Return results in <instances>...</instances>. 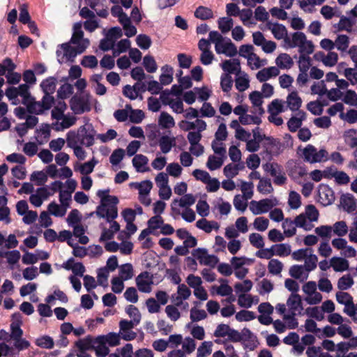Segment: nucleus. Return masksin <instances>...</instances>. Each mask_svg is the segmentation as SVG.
<instances>
[{
    "label": "nucleus",
    "mask_w": 357,
    "mask_h": 357,
    "mask_svg": "<svg viewBox=\"0 0 357 357\" xmlns=\"http://www.w3.org/2000/svg\"><path fill=\"white\" fill-rule=\"evenodd\" d=\"M5 95L13 105H17L19 102L18 96L22 97V103L26 107L29 113L39 114L44 112V107L41 102L35 101L31 97L28 84H20L17 87H9L6 90Z\"/></svg>",
    "instance_id": "nucleus-1"
},
{
    "label": "nucleus",
    "mask_w": 357,
    "mask_h": 357,
    "mask_svg": "<svg viewBox=\"0 0 357 357\" xmlns=\"http://www.w3.org/2000/svg\"><path fill=\"white\" fill-rule=\"evenodd\" d=\"M109 190H100L97 196L100 199V204L97 206L96 213L98 217H109L111 220L118 216L117 204L119 199L109 195Z\"/></svg>",
    "instance_id": "nucleus-2"
},
{
    "label": "nucleus",
    "mask_w": 357,
    "mask_h": 357,
    "mask_svg": "<svg viewBox=\"0 0 357 357\" xmlns=\"http://www.w3.org/2000/svg\"><path fill=\"white\" fill-rule=\"evenodd\" d=\"M22 324V315L19 312L13 314L10 324V338L14 341V347L19 351L28 349L31 345L28 340L22 337L23 335Z\"/></svg>",
    "instance_id": "nucleus-3"
},
{
    "label": "nucleus",
    "mask_w": 357,
    "mask_h": 357,
    "mask_svg": "<svg viewBox=\"0 0 357 357\" xmlns=\"http://www.w3.org/2000/svg\"><path fill=\"white\" fill-rule=\"evenodd\" d=\"M286 46L289 48L298 47L300 55L311 54L314 47L313 43L308 40L305 34L301 31L294 32L289 38H287Z\"/></svg>",
    "instance_id": "nucleus-4"
},
{
    "label": "nucleus",
    "mask_w": 357,
    "mask_h": 357,
    "mask_svg": "<svg viewBox=\"0 0 357 357\" xmlns=\"http://www.w3.org/2000/svg\"><path fill=\"white\" fill-rule=\"evenodd\" d=\"M301 157L303 161L310 164L326 162L329 159L328 153L325 149L317 150L312 144H307L301 150Z\"/></svg>",
    "instance_id": "nucleus-5"
},
{
    "label": "nucleus",
    "mask_w": 357,
    "mask_h": 357,
    "mask_svg": "<svg viewBox=\"0 0 357 357\" xmlns=\"http://www.w3.org/2000/svg\"><path fill=\"white\" fill-rule=\"evenodd\" d=\"M82 26L81 22L74 24L73 28V33L70 40V43L75 46L77 52L79 53V54L83 53L90 45L89 40L84 37Z\"/></svg>",
    "instance_id": "nucleus-6"
},
{
    "label": "nucleus",
    "mask_w": 357,
    "mask_h": 357,
    "mask_svg": "<svg viewBox=\"0 0 357 357\" xmlns=\"http://www.w3.org/2000/svg\"><path fill=\"white\" fill-rule=\"evenodd\" d=\"M278 204L276 198H266L259 201L252 200L250 202L249 209L253 215H261L268 212Z\"/></svg>",
    "instance_id": "nucleus-7"
},
{
    "label": "nucleus",
    "mask_w": 357,
    "mask_h": 357,
    "mask_svg": "<svg viewBox=\"0 0 357 357\" xmlns=\"http://www.w3.org/2000/svg\"><path fill=\"white\" fill-rule=\"evenodd\" d=\"M77 130L81 145L90 147L94 144L95 138H97V134L91 123H86L80 126Z\"/></svg>",
    "instance_id": "nucleus-8"
},
{
    "label": "nucleus",
    "mask_w": 357,
    "mask_h": 357,
    "mask_svg": "<svg viewBox=\"0 0 357 357\" xmlns=\"http://www.w3.org/2000/svg\"><path fill=\"white\" fill-rule=\"evenodd\" d=\"M68 43H63L59 45L56 50V56L59 63H62L67 61H74L75 58L79 53L77 52L75 46Z\"/></svg>",
    "instance_id": "nucleus-9"
},
{
    "label": "nucleus",
    "mask_w": 357,
    "mask_h": 357,
    "mask_svg": "<svg viewBox=\"0 0 357 357\" xmlns=\"http://www.w3.org/2000/svg\"><path fill=\"white\" fill-rule=\"evenodd\" d=\"M137 289L142 293L149 294L152 291L153 275L149 271H143L135 278Z\"/></svg>",
    "instance_id": "nucleus-10"
},
{
    "label": "nucleus",
    "mask_w": 357,
    "mask_h": 357,
    "mask_svg": "<svg viewBox=\"0 0 357 357\" xmlns=\"http://www.w3.org/2000/svg\"><path fill=\"white\" fill-rule=\"evenodd\" d=\"M193 257L197 259L200 264L214 268L218 263V257L213 255H208L206 249L197 248L192 252Z\"/></svg>",
    "instance_id": "nucleus-11"
},
{
    "label": "nucleus",
    "mask_w": 357,
    "mask_h": 357,
    "mask_svg": "<svg viewBox=\"0 0 357 357\" xmlns=\"http://www.w3.org/2000/svg\"><path fill=\"white\" fill-rule=\"evenodd\" d=\"M198 47L201 51L200 61L204 66L212 63L214 59V54L211 50V43L204 38H202L198 43Z\"/></svg>",
    "instance_id": "nucleus-12"
},
{
    "label": "nucleus",
    "mask_w": 357,
    "mask_h": 357,
    "mask_svg": "<svg viewBox=\"0 0 357 357\" xmlns=\"http://www.w3.org/2000/svg\"><path fill=\"white\" fill-rule=\"evenodd\" d=\"M318 198L322 205L328 206L335 200L334 192L328 185L321 184L318 188Z\"/></svg>",
    "instance_id": "nucleus-13"
},
{
    "label": "nucleus",
    "mask_w": 357,
    "mask_h": 357,
    "mask_svg": "<svg viewBox=\"0 0 357 357\" xmlns=\"http://www.w3.org/2000/svg\"><path fill=\"white\" fill-rule=\"evenodd\" d=\"M215 50L218 54H222L229 57L234 56L238 53L236 45L229 38L216 44Z\"/></svg>",
    "instance_id": "nucleus-14"
},
{
    "label": "nucleus",
    "mask_w": 357,
    "mask_h": 357,
    "mask_svg": "<svg viewBox=\"0 0 357 357\" xmlns=\"http://www.w3.org/2000/svg\"><path fill=\"white\" fill-rule=\"evenodd\" d=\"M196 201L195 197L192 194H185L181 198L174 199L171 204L172 211L179 213L178 207L189 208L193 205Z\"/></svg>",
    "instance_id": "nucleus-15"
},
{
    "label": "nucleus",
    "mask_w": 357,
    "mask_h": 357,
    "mask_svg": "<svg viewBox=\"0 0 357 357\" xmlns=\"http://www.w3.org/2000/svg\"><path fill=\"white\" fill-rule=\"evenodd\" d=\"M266 28L271 31L272 34L277 40H284L286 45V39L289 38L290 36L287 35V28L278 23L268 22L266 24Z\"/></svg>",
    "instance_id": "nucleus-16"
},
{
    "label": "nucleus",
    "mask_w": 357,
    "mask_h": 357,
    "mask_svg": "<svg viewBox=\"0 0 357 357\" xmlns=\"http://www.w3.org/2000/svg\"><path fill=\"white\" fill-rule=\"evenodd\" d=\"M70 107L75 114H81L91 109L89 102L82 98L75 97L70 100Z\"/></svg>",
    "instance_id": "nucleus-17"
},
{
    "label": "nucleus",
    "mask_w": 357,
    "mask_h": 357,
    "mask_svg": "<svg viewBox=\"0 0 357 357\" xmlns=\"http://www.w3.org/2000/svg\"><path fill=\"white\" fill-rule=\"evenodd\" d=\"M340 205L347 213H353L357 208V200L350 193L343 194L340 197Z\"/></svg>",
    "instance_id": "nucleus-18"
},
{
    "label": "nucleus",
    "mask_w": 357,
    "mask_h": 357,
    "mask_svg": "<svg viewBox=\"0 0 357 357\" xmlns=\"http://www.w3.org/2000/svg\"><path fill=\"white\" fill-rule=\"evenodd\" d=\"M289 313L297 314L303 310L301 298L298 294H291L287 301Z\"/></svg>",
    "instance_id": "nucleus-19"
},
{
    "label": "nucleus",
    "mask_w": 357,
    "mask_h": 357,
    "mask_svg": "<svg viewBox=\"0 0 357 357\" xmlns=\"http://www.w3.org/2000/svg\"><path fill=\"white\" fill-rule=\"evenodd\" d=\"M314 56L317 60L321 61L324 66L328 67L335 66L338 61V54L335 52H328L326 54L319 52Z\"/></svg>",
    "instance_id": "nucleus-20"
},
{
    "label": "nucleus",
    "mask_w": 357,
    "mask_h": 357,
    "mask_svg": "<svg viewBox=\"0 0 357 357\" xmlns=\"http://www.w3.org/2000/svg\"><path fill=\"white\" fill-rule=\"evenodd\" d=\"M280 74V70L276 66L264 68L259 70L257 75V79L260 82H264L272 77H275Z\"/></svg>",
    "instance_id": "nucleus-21"
},
{
    "label": "nucleus",
    "mask_w": 357,
    "mask_h": 357,
    "mask_svg": "<svg viewBox=\"0 0 357 357\" xmlns=\"http://www.w3.org/2000/svg\"><path fill=\"white\" fill-rule=\"evenodd\" d=\"M221 67L227 74L238 75L241 73L240 61L237 59L226 60L221 63Z\"/></svg>",
    "instance_id": "nucleus-22"
},
{
    "label": "nucleus",
    "mask_w": 357,
    "mask_h": 357,
    "mask_svg": "<svg viewBox=\"0 0 357 357\" xmlns=\"http://www.w3.org/2000/svg\"><path fill=\"white\" fill-rule=\"evenodd\" d=\"M132 162L137 172H146L150 170L148 167L149 159L144 155H135L132 158Z\"/></svg>",
    "instance_id": "nucleus-23"
},
{
    "label": "nucleus",
    "mask_w": 357,
    "mask_h": 357,
    "mask_svg": "<svg viewBox=\"0 0 357 357\" xmlns=\"http://www.w3.org/2000/svg\"><path fill=\"white\" fill-rule=\"evenodd\" d=\"M98 161L93 157L91 160L82 164L74 166L75 171H78L80 174L88 176V174L93 172L95 166Z\"/></svg>",
    "instance_id": "nucleus-24"
},
{
    "label": "nucleus",
    "mask_w": 357,
    "mask_h": 357,
    "mask_svg": "<svg viewBox=\"0 0 357 357\" xmlns=\"http://www.w3.org/2000/svg\"><path fill=\"white\" fill-rule=\"evenodd\" d=\"M306 118V114L303 111H298L295 116H292L287 122L289 130L296 132L302 125V121Z\"/></svg>",
    "instance_id": "nucleus-25"
},
{
    "label": "nucleus",
    "mask_w": 357,
    "mask_h": 357,
    "mask_svg": "<svg viewBox=\"0 0 357 357\" xmlns=\"http://www.w3.org/2000/svg\"><path fill=\"white\" fill-rule=\"evenodd\" d=\"M285 102L287 103V107L294 112L298 111L301 107L302 100L297 92L292 91L287 96Z\"/></svg>",
    "instance_id": "nucleus-26"
},
{
    "label": "nucleus",
    "mask_w": 357,
    "mask_h": 357,
    "mask_svg": "<svg viewBox=\"0 0 357 357\" xmlns=\"http://www.w3.org/2000/svg\"><path fill=\"white\" fill-rule=\"evenodd\" d=\"M289 273L295 279L305 280L308 278L309 271L303 265H294L290 267Z\"/></svg>",
    "instance_id": "nucleus-27"
},
{
    "label": "nucleus",
    "mask_w": 357,
    "mask_h": 357,
    "mask_svg": "<svg viewBox=\"0 0 357 357\" xmlns=\"http://www.w3.org/2000/svg\"><path fill=\"white\" fill-rule=\"evenodd\" d=\"M196 226L206 233H211L213 229L218 231L220 228L218 222L215 221H208L206 218H202L197 221Z\"/></svg>",
    "instance_id": "nucleus-28"
},
{
    "label": "nucleus",
    "mask_w": 357,
    "mask_h": 357,
    "mask_svg": "<svg viewBox=\"0 0 357 357\" xmlns=\"http://www.w3.org/2000/svg\"><path fill=\"white\" fill-rule=\"evenodd\" d=\"M331 266L335 272H343L348 270L349 263L345 258L333 257L331 259Z\"/></svg>",
    "instance_id": "nucleus-29"
},
{
    "label": "nucleus",
    "mask_w": 357,
    "mask_h": 357,
    "mask_svg": "<svg viewBox=\"0 0 357 357\" xmlns=\"http://www.w3.org/2000/svg\"><path fill=\"white\" fill-rule=\"evenodd\" d=\"M277 68L279 69H289L294 64L291 57L286 53H282L275 59Z\"/></svg>",
    "instance_id": "nucleus-30"
},
{
    "label": "nucleus",
    "mask_w": 357,
    "mask_h": 357,
    "mask_svg": "<svg viewBox=\"0 0 357 357\" xmlns=\"http://www.w3.org/2000/svg\"><path fill=\"white\" fill-rule=\"evenodd\" d=\"M274 255L280 257H285L289 256L291 252V247L287 243H280L272 245Z\"/></svg>",
    "instance_id": "nucleus-31"
},
{
    "label": "nucleus",
    "mask_w": 357,
    "mask_h": 357,
    "mask_svg": "<svg viewBox=\"0 0 357 357\" xmlns=\"http://www.w3.org/2000/svg\"><path fill=\"white\" fill-rule=\"evenodd\" d=\"M330 178H334L335 181L338 185H347L350 181V177L349 175L342 171H337L331 169L329 172Z\"/></svg>",
    "instance_id": "nucleus-32"
},
{
    "label": "nucleus",
    "mask_w": 357,
    "mask_h": 357,
    "mask_svg": "<svg viewBox=\"0 0 357 357\" xmlns=\"http://www.w3.org/2000/svg\"><path fill=\"white\" fill-rule=\"evenodd\" d=\"M349 43V38L344 34L338 35L334 41L335 47L341 52L347 51Z\"/></svg>",
    "instance_id": "nucleus-33"
},
{
    "label": "nucleus",
    "mask_w": 357,
    "mask_h": 357,
    "mask_svg": "<svg viewBox=\"0 0 357 357\" xmlns=\"http://www.w3.org/2000/svg\"><path fill=\"white\" fill-rule=\"evenodd\" d=\"M175 145V139L169 136H162L159 139V146L162 153L166 154L169 153L172 148Z\"/></svg>",
    "instance_id": "nucleus-34"
},
{
    "label": "nucleus",
    "mask_w": 357,
    "mask_h": 357,
    "mask_svg": "<svg viewBox=\"0 0 357 357\" xmlns=\"http://www.w3.org/2000/svg\"><path fill=\"white\" fill-rule=\"evenodd\" d=\"M98 340L103 341L110 347H116L120 344L121 335L119 333H109L105 335L98 336Z\"/></svg>",
    "instance_id": "nucleus-35"
},
{
    "label": "nucleus",
    "mask_w": 357,
    "mask_h": 357,
    "mask_svg": "<svg viewBox=\"0 0 357 357\" xmlns=\"http://www.w3.org/2000/svg\"><path fill=\"white\" fill-rule=\"evenodd\" d=\"M344 143L351 149L357 148V130L349 129L344 132Z\"/></svg>",
    "instance_id": "nucleus-36"
},
{
    "label": "nucleus",
    "mask_w": 357,
    "mask_h": 357,
    "mask_svg": "<svg viewBox=\"0 0 357 357\" xmlns=\"http://www.w3.org/2000/svg\"><path fill=\"white\" fill-rule=\"evenodd\" d=\"M262 97L261 93L257 91H253L249 95V98L252 105L256 107L257 112L260 114L264 112L261 107L263 103Z\"/></svg>",
    "instance_id": "nucleus-37"
},
{
    "label": "nucleus",
    "mask_w": 357,
    "mask_h": 357,
    "mask_svg": "<svg viewBox=\"0 0 357 357\" xmlns=\"http://www.w3.org/2000/svg\"><path fill=\"white\" fill-rule=\"evenodd\" d=\"M253 13L250 9H243L241 11V14L239 15V17L243 24V25L252 27L256 25V22L252 18Z\"/></svg>",
    "instance_id": "nucleus-38"
},
{
    "label": "nucleus",
    "mask_w": 357,
    "mask_h": 357,
    "mask_svg": "<svg viewBox=\"0 0 357 357\" xmlns=\"http://www.w3.org/2000/svg\"><path fill=\"white\" fill-rule=\"evenodd\" d=\"M195 16L202 20H207L213 18L214 14L211 8L200 6L195 10Z\"/></svg>",
    "instance_id": "nucleus-39"
},
{
    "label": "nucleus",
    "mask_w": 357,
    "mask_h": 357,
    "mask_svg": "<svg viewBox=\"0 0 357 357\" xmlns=\"http://www.w3.org/2000/svg\"><path fill=\"white\" fill-rule=\"evenodd\" d=\"M68 208L59 205L54 202H51L47 207L48 213L55 217H63L66 215Z\"/></svg>",
    "instance_id": "nucleus-40"
},
{
    "label": "nucleus",
    "mask_w": 357,
    "mask_h": 357,
    "mask_svg": "<svg viewBox=\"0 0 357 357\" xmlns=\"http://www.w3.org/2000/svg\"><path fill=\"white\" fill-rule=\"evenodd\" d=\"M332 233L333 234L342 237L344 236L349 231L348 226L346 222L341 220L337 221L331 226Z\"/></svg>",
    "instance_id": "nucleus-41"
},
{
    "label": "nucleus",
    "mask_w": 357,
    "mask_h": 357,
    "mask_svg": "<svg viewBox=\"0 0 357 357\" xmlns=\"http://www.w3.org/2000/svg\"><path fill=\"white\" fill-rule=\"evenodd\" d=\"M268 271L273 275H280L283 270L284 264L277 259H272L268 261Z\"/></svg>",
    "instance_id": "nucleus-42"
},
{
    "label": "nucleus",
    "mask_w": 357,
    "mask_h": 357,
    "mask_svg": "<svg viewBox=\"0 0 357 357\" xmlns=\"http://www.w3.org/2000/svg\"><path fill=\"white\" fill-rule=\"evenodd\" d=\"M235 85L239 91H245L250 86L248 75L243 72L236 75Z\"/></svg>",
    "instance_id": "nucleus-43"
},
{
    "label": "nucleus",
    "mask_w": 357,
    "mask_h": 357,
    "mask_svg": "<svg viewBox=\"0 0 357 357\" xmlns=\"http://www.w3.org/2000/svg\"><path fill=\"white\" fill-rule=\"evenodd\" d=\"M162 73L160 76V82L162 85H168L173 80V68L165 65L162 68Z\"/></svg>",
    "instance_id": "nucleus-44"
},
{
    "label": "nucleus",
    "mask_w": 357,
    "mask_h": 357,
    "mask_svg": "<svg viewBox=\"0 0 357 357\" xmlns=\"http://www.w3.org/2000/svg\"><path fill=\"white\" fill-rule=\"evenodd\" d=\"M218 29L222 33H228L233 27L234 20L229 17H222L218 20Z\"/></svg>",
    "instance_id": "nucleus-45"
},
{
    "label": "nucleus",
    "mask_w": 357,
    "mask_h": 357,
    "mask_svg": "<svg viewBox=\"0 0 357 357\" xmlns=\"http://www.w3.org/2000/svg\"><path fill=\"white\" fill-rule=\"evenodd\" d=\"M282 227L283 229V234L285 237H291L296 233V228L294 221L289 218L284 220Z\"/></svg>",
    "instance_id": "nucleus-46"
},
{
    "label": "nucleus",
    "mask_w": 357,
    "mask_h": 357,
    "mask_svg": "<svg viewBox=\"0 0 357 357\" xmlns=\"http://www.w3.org/2000/svg\"><path fill=\"white\" fill-rule=\"evenodd\" d=\"M243 167V164H228L224 167V174L226 177L232 178L235 177Z\"/></svg>",
    "instance_id": "nucleus-47"
},
{
    "label": "nucleus",
    "mask_w": 357,
    "mask_h": 357,
    "mask_svg": "<svg viewBox=\"0 0 357 357\" xmlns=\"http://www.w3.org/2000/svg\"><path fill=\"white\" fill-rule=\"evenodd\" d=\"M0 257H5L10 265H15L20 261L21 255L20 251L13 250L0 253Z\"/></svg>",
    "instance_id": "nucleus-48"
},
{
    "label": "nucleus",
    "mask_w": 357,
    "mask_h": 357,
    "mask_svg": "<svg viewBox=\"0 0 357 357\" xmlns=\"http://www.w3.org/2000/svg\"><path fill=\"white\" fill-rule=\"evenodd\" d=\"M56 80L54 77H49L43 80L40 84V87L45 94H52L55 91Z\"/></svg>",
    "instance_id": "nucleus-49"
},
{
    "label": "nucleus",
    "mask_w": 357,
    "mask_h": 357,
    "mask_svg": "<svg viewBox=\"0 0 357 357\" xmlns=\"http://www.w3.org/2000/svg\"><path fill=\"white\" fill-rule=\"evenodd\" d=\"M225 158L222 156L217 157L215 155H211L208 157V161L206 162V167L211 171H214L218 169H220L223 165L224 160Z\"/></svg>",
    "instance_id": "nucleus-50"
},
{
    "label": "nucleus",
    "mask_w": 357,
    "mask_h": 357,
    "mask_svg": "<svg viewBox=\"0 0 357 357\" xmlns=\"http://www.w3.org/2000/svg\"><path fill=\"white\" fill-rule=\"evenodd\" d=\"M94 343V349L97 357H106L109 354V349L108 347L103 341L99 340L98 337L96 338Z\"/></svg>",
    "instance_id": "nucleus-51"
},
{
    "label": "nucleus",
    "mask_w": 357,
    "mask_h": 357,
    "mask_svg": "<svg viewBox=\"0 0 357 357\" xmlns=\"http://www.w3.org/2000/svg\"><path fill=\"white\" fill-rule=\"evenodd\" d=\"M284 102L280 99H274L268 107L269 114H279L284 112Z\"/></svg>",
    "instance_id": "nucleus-52"
},
{
    "label": "nucleus",
    "mask_w": 357,
    "mask_h": 357,
    "mask_svg": "<svg viewBox=\"0 0 357 357\" xmlns=\"http://www.w3.org/2000/svg\"><path fill=\"white\" fill-rule=\"evenodd\" d=\"M252 262L253 260L252 259L246 257H233L230 260V263L234 269L244 268L243 266L245 265H250Z\"/></svg>",
    "instance_id": "nucleus-53"
},
{
    "label": "nucleus",
    "mask_w": 357,
    "mask_h": 357,
    "mask_svg": "<svg viewBox=\"0 0 357 357\" xmlns=\"http://www.w3.org/2000/svg\"><path fill=\"white\" fill-rule=\"evenodd\" d=\"M159 125L163 128H171L175 126L174 118L167 112H162L158 119Z\"/></svg>",
    "instance_id": "nucleus-54"
},
{
    "label": "nucleus",
    "mask_w": 357,
    "mask_h": 357,
    "mask_svg": "<svg viewBox=\"0 0 357 357\" xmlns=\"http://www.w3.org/2000/svg\"><path fill=\"white\" fill-rule=\"evenodd\" d=\"M342 100L349 106L356 107L357 106V93L355 91L347 89L343 93Z\"/></svg>",
    "instance_id": "nucleus-55"
},
{
    "label": "nucleus",
    "mask_w": 357,
    "mask_h": 357,
    "mask_svg": "<svg viewBox=\"0 0 357 357\" xmlns=\"http://www.w3.org/2000/svg\"><path fill=\"white\" fill-rule=\"evenodd\" d=\"M213 342L211 341L203 342L197 348V357H206L212 352Z\"/></svg>",
    "instance_id": "nucleus-56"
},
{
    "label": "nucleus",
    "mask_w": 357,
    "mask_h": 357,
    "mask_svg": "<svg viewBox=\"0 0 357 357\" xmlns=\"http://www.w3.org/2000/svg\"><path fill=\"white\" fill-rule=\"evenodd\" d=\"M248 63L250 66V68L254 69H258L262 66H264L267 64L266 59H261L256 54L253 53L250 55L248 58Z\"/></svg>",
    "instance_id": "nucleus-57"
},
{
    "label": "nucleus",
    "mask_w": 357,
    "mask_h": 357,
    "mask_svg": "<svg viewBox=\"0 0 357 357\" xmlns=\"http://www.w3.org/2000/svg\"><path fill=\"white\" fill-rule=\"evenodd\" d=\"M257 190L263 195H268L273 192V188L271 180L265 178L260 179L257 185Z\"/></svg>",
    "instance_id": "nucleus-58"
},
{
    "label": "nucleus",
    "mask_w": 357,
    "mask_h": 357,
    "mask_svg": "<svg viewBox=\"0 0 357 357\" xmlns=\"http://www.w3.org/2000/svg\"><path fill=\"white\" fill-rule=\"evenodd\" d=\"M131 186H134L139 190V195L149 194L152 188L153 184L150 181H144L141 183H131Z\"/></svg>",
    "instance_id": "nucleus-59"
},
{
    "label": "nucleus",
    "mask_w": 357,
    "mask_h": 357,
    "mask_svg": "<svg viewBox=\"0 0 357 357\" xmlns=\"http://www.w3.org/2000/svg\"><path fill=\"white\" fill-rule=\"evenodd\" d=\"M133 276V267L131 264L127 263L119 267V277L123 280H128Z\"/></svg>",
    "instance_id": "nucleus-60"
},
{
    "label": "nucleus",
    "mask_w": 357,
    "mask_h": 357,
    "mask_svg": "<svg viewBox=\"0 0 357 357\" xmlns=\"http://www.w3.org/2000/svg\"><path fill=\"white\" fill-rule=\"evenodd\" d=\"M305 263L303 266L309 271V273L317 268L318 257L313 253V250L305 259Z\"/></svg>",
    "instance_id": "nucleus-61"
},
{
    "label": "nucleus",
    "mask_w": 357,
    "mask_h": 357,
    "mask_svg": "<svg viewBox=\"0 0 357 357\" xmlns=\"http://www.w3.org/2000/svg\"><path fill=\"white\" fill-rule=\"evenodd\" d=\"M254 184L252 182L241 181V190L243 193L242 197H245V200L250 199L254 194Z\"/></svg>",
    "instance_id": "nucleus-62"
},
{
    "label": "nucleus",
    "mask_w": 357,
    "mask_h": 357,
    "mask_svg": "<svg viewBox=\"0 0 357 357\" xmlns=\"http://www.w3.org/2000/svg\"><path fill=\"white\" fill-rule=\"evenodd\" d=\"M222 281L223 283L221 284L220 286H213L212 287L213 292L222 296H229L231 294L232 289L226 283L227 280H222Z\"/></svg>",
    "instance_id": "nucleus-63"
},
{
    "label": "nucleus",
    "mask_w": 357,
    "mask_h": 357,
    "mask_svg": "<svg viewBox=\"0 0 357 357\" xmlns=\"http://www.w3.org/2000/svg\"><path fill=\"white\" fill-rule=\"evenodd\" d=\"M288 204L291 209H297L301 205V195L296 191H290L289 193Z\"/></svg>",
    "instance_id": "nucleus-64"
}]
</instances>
